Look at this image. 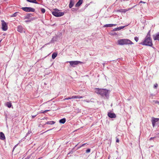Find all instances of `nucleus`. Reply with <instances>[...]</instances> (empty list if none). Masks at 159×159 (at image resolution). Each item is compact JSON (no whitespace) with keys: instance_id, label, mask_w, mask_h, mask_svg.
Here are the masks:
<instances>
[{"instance_id":"1","label":"nucleus","mask_w":159,"mask_h":159,"mask_svg":"<svg viewBox=\"0 0 159 159\" xmlns=\"http://www.w3.org/2000/svg\"><path fill=\"white\" fill-rule=\"evenodd\" d=\"M95 92L98 95H100L104 99H108L109 97V90L104 89L95 88Z\"/></svg>"},{"instance_id":"2","label":"nucleus","mask_w":159,"mask_h":159,"mask_svg":"<svg viewBox=\"0 0 159 159\" xmlns=\"http://www.w3.org/2000/svg\"><path fill=\"white\" fill-rule=\"evenodd\" d=\"M143 45L152 47L153 44L151 38L150 30L149 31L143 41L139 43Z\"/></svg>"},{"instance_id":"3","label":"nucleus","mask_w":159,"mask_h":159,"mask_svg":"<svg viewBox=\"0 0 159 159\" xmlns=\"http://www.w3.org/2000/svg\"><path fill=\"white\" fill-rule=\"evenodd\" d=\"M118 44L120 45L127 44H132L133 43L130 40L127 39H121L118 40Z\"/></svg>"},{"instance_id":"4","label":"nucleus","mask_w":159,"mask_h":159,"mask_svg":"<svg viewBox=\"0 0 159 159\" xmlns=\"http://www.w3.org/2000/svg\"><path fill=\"white\" fill-rule=\"evenodd\" d=\"M52 15L56 17H60L64 15V12H60L58 9H56L55 10L52 12Z\"/></svg>"},{"instance_id":"5","label":"nucleus","mask_w":159,"mask_h":159,"mask_svg":"<svg viewBox=\"0 0 159 159\" xmlns=\"http://www.w3.org/2000/svg\"><path fill=\"white\" fill-rule=\"evenodd\" d=\"M21 9L24 11L27 12H34L35 11L34 8L30 7H22L21 8Z\"/></svg>"},{"instance_id":"6","label":"nucleus","mask_w":159,"mask_h":159,"mask_svg":"<svg viewBox=\"0 0 159 159\" xmlns=\"http://www.w3.org/2000/svg\"><path fill=\"white\" fill-rule=\"evenodd\" d=\"M1 22H2V30L4 31L7 30L8 29L7 23L3 20H2Z\"/></svg>"},{"instance_id":"7","label":"nucleus","mask_w":159,"mask_h":159,"mask_svg":"<svg viewBox=\"0 0 159 159\" xmlns=\"http://www.w3.org/2000/svg\"><path fill=\"white\" fill-rule=\"evenodd\" d=\"M68 62L69 63L70 65L73 67H75V65H77L79 64H81L83 63V62L81 61H71Z\"/></svg>"},{"instance_id":"8","label":"nucleus","mask_w":159,"mask_h":159,"mask_svg":"<svg viewBox=\"0 0 159 159\" xmlns=\"http://www.w3.org/2000/svg\"><path fill=\"white\" fill-rule=\"evenodd\" d=\"M17 31L20 33L25 32V29L21 25H20L17 26Z\"/></svg>"},{"instance_id":"9","label":"nucleus","mask_w":159,"mask_h":159,"mask_svg":"<svg viewBox=\"0 0 159 159\" xmlns=\"http://www.w3.org/2000/svg\"><path fill=\"white\" fill-rule=\"evenodd\" d=\"M159 120V118H155L153 117L152 119V126L154 127L155 125V124Z\"/></svg>"},{"instance_id":"10","label":"nucleus","mask_w":159,"mask_h":159,"mask_svg":"<svg viewBox=\"0 0 159 159\" xmlns=\"http://www.w3.org/2000/svg\"><path fill=\"white\" fill-rule=\"evenodd\" d=\"M108 116L111 118H114L116 117V115L114 113L108 112L107 113Z\"/></svg>"},{"instance_id":"11","label":"nucleus","mask_w":159,"mask_h":159,"mask_svg":"<svg viewBox=\"0 0 159 159\" xmlns=\"http://www.w3.org/2000/svg\"><path fill=\"white\" fill-rule=\"evenodd\" d=\"M153 39L154 40H158L159 41V32L153 36Z\"/></svg>"},{"instance_id":"12","label":"nucleus","mask_w":159,"mask_h":159,"mask_svg":"<svg viewBox=\"0 0 159 159\" xmlns=\"http://www.w3.org/2000/svg\"><path fill=\"white\" fill-rule=\"evenodd\" d=\"M83 2V0H79L77 3L75 4V6L78 7L80 6Z\"/></svg>"},{"instance_id":"13","label":"nucleus","mask_w":159,"mask_h":159,"mask_svg":"<svg viewBox=\"0 0 159 159\" xmlns=\"http://www.w3.org/2000/svg\"><path fill=\"white\" fill-rule=\"evenodd\" d=\"M32 16V14L31 13H28L27 14L26 16L24 17V19H30L31 16Z\"/></svg>"},{"instance_id":"14","label":"nucleus","mask_w":159,"mask_h":159,"mask_svg":"<svg viewBox=\"0 0 159 159\" xmlns=\"http://www.w3.org/2000/svg\"><path fill=\"white\" fill-rule=\"evenodd\" d=\"M5 139V137L4 133L2 132L0 133V139L4 140Z\"/></svg>"},{"instance_id":"15","label":"nucleus","mask_w":159,"mask_h":159,"mask_svg":"<svg viewBox=\"0 0 159 159\" xmlns=\"http://www.w3.org/2000/svg\"><path fill=\"white\" fill-rule=\"evenodd\" d=\"M55 123V122L54 121H48L46 122L44 125H45L46 124L52 125L54 124Z\"/></svg>"},{"instance_id":"16","label":"nucleus","mask_w":159,"mask_h":159,"mask_svg":"<svg viewBox=\"0 0 159 159\" xmlns=\"http://www.w3.org/2000/svg\"><path fill=\"white\" fill-rule=\"evenodd\" d=\"M127 10L125 9H120L119 10H118L116 11L117 12H123L124 13H125Z\"/></svg>"},{"instance_id":"17","label":"nucleus","mask_w":159,"mask_h":159,"mask_svg":"<svg viewBox=\"0 0 159 159\" xmlns=\"http://www.w3.org/2000/svg\"><path fill=\"white\" fill-rule=\"evenodd\" d=\"M58 37V36L57 35L53 37L51 40V42H53L55 41H57Z\"/></svg>"},{"instance_id":"18","label":"nucleus","mask_w":159,"mask_h":159,"mask_svg":"<svg viewBox=\"0 0 159 159\" xmlns=\"http://www.w3.org/2000/svg\"><path fill=\"white\" fill-rule=\"evenodd\" d=\"M66 121V119L63 118L59 120V122L61 124H63L65 123Z\"/></svg>"},{"instance_id":"19","label":"nucleus","mask_w":159,"mask_h":159,"mask_svg":"<svg viewBox=\"0 0 159 159\" xmlns=\"http://www.w3.org/2000/svg\"><path fill=\"white\" fill-rule=\"evenodd\" d=\"M27 2L31 3L39 4L38 2L36 0H26Z\"/></svg>"},{"instance_id":"20","label":"nucleus","mask_w":159,"mask_h":159,"mask_svg":"<svg viewBox=\"0 0 159 159\" xmlns=\"http://www.w3.org/2000/svg\"><path fill=\"white\" fill-rule=\"evenodd\" d=\"M74 5V2H72V0H70V2L69 4V7L70 8H71Z\"/></svg>"},{"instance_id":"21","label":"nucleus","mask_w":159,"mask_h":159,"mask_svg":"<svg viewBox=\"0 0 159 159\" xmlns=\"http://www.w3.org/2000/svg\"><path fill=\"white\" fill-rule=\"evenodd\" d=\"M6 106L9 108H11L12 106L11 102H7L6 103Z\"/></svg>"},{"instance_id":"22","label":"nucleus","mask_w":159,"mask_h":159,"mask_svg":"<svg viewBox=\"0 0 159 159\" xmlns=\"http://www.w3.org/2000/svg\"><path fill=\"white\" fill-rule=\"evenodd\" d=\"M57 53L56 52H53L52 55V58L53 59H54L57 56Z\"/></svg>"},{"instance_id":"23","label":"nucleus","mask_w":159,"mask_h":159,"mask_svg":"<svg viewBox=\"0 0 159 159\" xmlns=\"http://www.w3.org/2000/svg\"><path fill=\"white\" fill-rule=\"evenodd\" d=\"M28 20H25V22L26 23H28V22H30L31 21L33 20L34 19V18H30V19H28Z\"/></svg>"},{"instance_id":"24","label":"nucleus","mask_w":159,"mask_h":159,"mask_svg":"<svg viewBox=\"0 0 159 159\" xmlns=\"http://www.w3.org/2000/svg\"><path fill=\"white\" fill-rule=\"evenodd\" d=\"M18 13V12H17L14 13L13 14H12L11 16V17H16L17 15V14Z\"/></svg>"},{"instance_id":"25","label":"nucleus","mask_w":159,"mask_h":159,"mask_svg":"<svg viewBox=\"0 0 159 159\" xmlns=\"http://www.w3.org/2000/svg\"><path fill=\"white\" fill-rule=\"evenodd\" d=\"M104 27H111V24H106L104 25L103 26Z\"/></svg>"},{"instance_id":"26","label":"nucleus","mask_w":159,"mask_h":159,"mask_svg":"<svg viewBox=\"0 0 159 159\" xmlns=\"http://www.w3.org/2000/svg\"><path fill=\"white\" fill-rule=\"evenodd\" d=\"M40 10L42 13H44L45 12L46 10L44 8H41Z\"/></svg>"},{"instance_id":"27","label":"nucleus","mask_w":159,"mask_h":159,"mask_svg":"<svg viewBox=\"0 0 159 159\" xmlns=\"http://www.w3.org/2000/svg\"><path fill=\"white\" fill-rule=\"evenodd\" d=\"M120 30L119 27L116 28L114 29L112 31V32H114L116 31Z\"/></svg>"},{"instance_id":"28","label":"nucleus","mask_w":159,"mask_h":159,"mask_svg":"<svg viewBox=\"0 0 159 159\" xmlns=\"http://www.w3.org/2000/svg\"><path fill=\"white\" fill-rule=\"evenodd\" d=\"M128 25H125V26H120V27H119V30H121L122 29H124L125 27L126 26H128Z\"/></svg>"},{"instance_id":"29","label":"nucleus","mask_w":159,"mask_h":159,"mask_svg":"<svg viewBox=\"0 0 159 159\" xmlns=\"http://www.w3.org/2000/svg\"><path fill=\"white\" fill-rule=\"evenodd\" d=\"M128 25H125V26H120V27H119V30H121L122 29H124L125 27L126 26H128Z\"/></svg>"},{"instance_id":"30","label":"nucleus","mask_w":159,"mask_h":159,"mask_svg":"<svg viewBox=\"0 0 159 159\" xmlns=\"http://www.w3.org/2000/svg\"><path fill=\"white\" fill-rule=\"evenodd\" d=\"M78 96H73L71 97L72 99H78Z\"/></svg>"},{"instance_id":"31","label":"nucleus","mask_w":159,"mask_h":159,"mask_svg":"<svg viewBox=\"0 0 159 159\" xmlns=\"http://www.w3.org/2000/svg\"><path fill=\"white\" fill-rule=\"evenodd\" d=\"M91 151V149L90 148H88L87 149L86 151V153H89Z\"/></svg>"},{"instance_id":"32","label":"nucleus","mask_w":159,"mask_h":159,"mask_svg":"<svg viewBox=\"0 0 159 159\" xmlns=\"http://www.w3.org/2000/svg\"><path fill=\"white\" fill-rule=\"evenodd\" d=\"M71 10L72 11H77V9L76 8H72Z\"/></svg>"},{"instance_id":"33","label":"nucleus","mask_w":159,"mask_h":159,"mask_svg":"<svg viewBox=\"0 0 159 159\" xmlns=\"http://www.w3.org/2000/svg\"><path fill=\"white\" fill-rule=\"evenodd\" d=\"M153 102H154L155 103L158 104L159 105V101L157 100H153Z\"/></svg>"},{"instance_id":"34","label":"nucleus","mask_w":159,"mask_h":159,"mask_svg":"<svg viewBox=\"0 0 159 159\" xmlns=\"http://www.w3.org/2000/svg\"><path fill=\"white\" fill-rule=\"evenodd\" d=\"M134 39L136 42H137L139 40V38L137 37H135L134 38Z\"/></svg>"},{"instance_id":"35","label":"nucleus","mask_w":159,"mask_h":159,"mask_svg":"<svg viewBox=\"0 0 159 159\" xmlns=\"http://www.w3.org/2000/svg\"><path fill=\"white\" fill-rule=\"evenodd\" d=\"M111 34L113 35H116L117 34L115 32L111 31Z\"/></svg>"},{"instance_id":"36","label":"nucleus","mask_w":159,"mask_h":159,"mask_svg":"<svg viewBox=\"0 0 159 159\" xmlns=\"http://www.w3.org/2000/svg\"><path fill=\"white\" fill-rule=\"evenodd\" d=\"M158 86V84H155L154 85L153 88L154 89H156Z\"/></svg>"},{"instance_id":"37","label":"nucleus","mask_w":159,"mask_h":159,"mask_svg":"<svg viewBox=\"0 0 159 159\" xmlns=\"http://www.w3.org/2000/svg\"><path fill=\"white\" fill-rule=\"evenodd\" d=\"M116 143H119L120 141L119 139L116 137Z\"/></svg>"},{"instance_id":"38","label":"nucleus","mask_w":159,"mask_h":159,"mask_svg":"<svg viewBox=\"0 0 159 159\" xmlns=\"http://www.w3.org/2000/svg\"><path fill=\"white\" fill-rule=\"evenodd\" d=\"M84 102H88V103L89 102H92L91 100H88L87 99L85 100H84Z\"/></svg>"},{"instance_id":"39","label":"nucleus","mask_w":159,"mask_h":159,"mask_svg":"<svg viewBox=\"0 0 159 159\" xmlns=\"http://www.w3.org/2000/svg\"><path fill=\"white\" fill-rule=\"evenodd\" d=\"M72 99V98H71V97H68V98H65V99H64V100H69V99Z\"/></svg>"},{"instance_id":"40","label":"nucleus","mask_w":159,"mask_h":159,"mask_svg":"<svg viewBox=\"0 0 159 159\" xmlns=\"http://www.w3.org/2000/svg\"><path fill=\"white\" fill-rule=\"evenodd\" d=\"M78 99L81 98H83V96H78Z\"/></svg>"},{"instance_id":"41","label":"nucleus","mask_w":159,"mask_h":159,"mask_svg":"<svg viewBox=\"0 0 159 159\" xmlns=\"http://www.w3.org/2000/svg\"><path fill=\"white\" fill-rule=\"evenodd\" d=\"M50 111L49 110H46L44 111H43L42 112L43 113H46L48 111Z\"/></svg>"},{"instance_id":"42","label":"nucleus","mask_w":159,"mask_h":159,"mask_svg":"<svg viewBox=\"0 0 159 159\" xmlns=\"http://www.w3.org/2000/svg\"><path fill=\"white\" fill-rule=\"evenodd\" d=\"M30 131H28V132L26 134V136H25V137L28 135L29 134H30Z\"/></svg>"},{"instance_id":"43","label":"nucleus","mask_w":159,"mask_h":159,"mask_svg":"<svg viewBox=\"0 0 159 159\" xmlns=\"http://www.w3.org/2000/svg\"><path fill=\"white\" fill-rule=\"evenodd\" d=\"M36 116H37V115H34V116H32V118H34Z\"/></svg>"},{"instance_id":"44","label":"nucleus","mask_w":159,"mask_h":159,"mask_svg":"<svg viewBox=\"0 0 159 159\" xmlns=\"http://www.w3.org/2000/svg\"><path fill=\"white\" fill-rule=\"evenodd\" d=\"M117 25L116 24H111V26H115L116 25Z\"/></svg>"},{"instance_id":"45","label":"nucleus","mask_w":159,"mask_h":159,"mask_svg":"<svg viewBox=\"0 0 159 159\" xmlns=\"http://www.w3.org/2000/svg\"><path fill=\"white\" fill-rule=\"evenodd\" d=\"M86 144V143H84L83 144H82V145H81V146H80V147H83L84 146V145Z\"/></svg>"},{"instance_id":"46","label":"nucleus","mask_w":159,"mask_h":159,"mask_svg":"<svg viewBox=\"0 0 159 159\" xmlns=\"http://www.w3.org/2000/svg\"><path fill=\"white\" fill-rule=\"evenodd\" d=\"M154 138H155V137H151V138L149 140H152V139H154Z\"/></svg>"},{"instance_id":"47","label":"nucleus","mask_w":159,"mask_h":159,"mask_svg":"<svg viewBox=\"0 0 159 159\" xmlns=\"http://www.w3.org/2000/svg\"><path fill=\"white\" fill-rule=\"evenodd\" d=\"M139 3H145V2H143V1H141L140 2H139Z\"/></svg>"},{"instance_id":"48","label":"nucleus","mask_w":159,"mask_h":159,"mask_svg":"<svg viewBox=\"0 0 159 159\" xmlns=\"http://www.w3.org/2000/svg\"><path fill=\"white\" fill-rule=\"evenodd\" d=\"M105 64V63L104 62L103 63H102V65L103 66H104Z\"/></svg>"},{"instance_id":"49","label":"nucleus","mask_w":159,"mask_h":159,"mask_svg":"<svg viewBox=\"0 0 159 159\" xmlns=\"http://www.w3.org/2000/svg\"><path fill=\"white\" fill-rule=\"evenodd\" d=\"M81 147H80V146H79V147H78V148H77V149H79V148H81Z\"/></svg>"},{"instance_id":"50","label":"nucleus","mask_w":159,"mask_h":159,"mask_svg":"<svg viewBox=\"0 0 159 159\" xmlns=\"http://www.w3.org/2000/svg\"><path fill=\"white\" fill-rule=\"evenodd\" d=\"M52 129H48V130H47V131H46L45 132H46L47 131H49L50 130H51Z\"/></svg>"},{"instance_id":"51","label":"nucleus","mask_w":159,"mask_h":159,"mask_svg":"<svg viewBox=\"0 0 159 159\" xmlns=\"http://www.w3.org/2000/svg\"><path fill=\"white\" fill-rule=\"evenodd\" d=\"M16 145H15L14 147V148H13V149H14L15 148H16Z\"/></svg>"},{"instance_id":"52","label":"nucleus","mask_w":159,"mask_h":159,"mask_svg":"<svg viewBox=\"0 0 159 159\" xmlns=\"http://www.w3.org/2000/svg\"><path fill=\"white\" fill-rule=\"evenodd\" d=\"M29 158H30L29 157H26L25 158H27V159H29Z\"/></svg>"},{"instance_id":"53","label":"nucleus","mask_w":159,"mask_h":159,"mask_svg":"<svg viewBox=\"0 0 159 159\" xmlns=\"http://www.w3.org/2000/svg\"><path fill=\"white\" fill-rule=\"evenodd\" d=\"M88 6V5L86 4V5L85 6V7H87Z\"/></svg>"},{"instance_id":"54","label":"nucleus","mask_w":159,"mask_h":159,"mask_svg":"<svg viewBox=\"0 0 159 159\" xmlns=\"http://www.w3.org/2000/svg\"><path fill=\"white\" fill-rule=\"evenodd\" d=\"M44 84L45 85H46V84H47L46 83H44Z\"/></svg>"},{"instance_id":"55","label":"nucleus","mask_w":159,"mask_h":159,"mask_svg":"<svg viewBox=\"0 0 159 159\" xmlns=\"http://www.w3.org/2000/svg\"><path fill=\"white\" fill-rule=\"evenodd\" d=\"M41 158V157H40V158H38V159H40Z\"/></svg>"},{"instance_id":"56","label":"nucleus","mask_w":159,"mask_h":159,"mask_svg":"<svg viewBox=\"0 0 159 159\" xmlns=\"http://www.w3.org/2000/svg\"><path fill=\"white\" fill-rule=\"evenodd\" d=\"M77 145V144L75 146V147H76Z\"/></svg>"},{"instance_id":"57","label":"nucleus","mask_w":159,"mask_h":159,"mask_svg":"<svg viewBox=\"0 0 159 159\" xmlns=\"http://www.w3.org/2000/svg\"><path fill=\"white\" fill-rule=\"evenodd\" d=\"M108 159H109V157L108 158Z\"/></svg>"},{"instance_id":"58","label":"nucleus","mask_w":159,"mask_h":159,"mask_svg":"<svg viewBox=\"0 0 159 159\" xmlns=\"http://www.w3.org/2000/svg\"><path fill=\"white\" fill-rule=\"evenodd\" d=\"M39 1H42V0H39Z\"/></svg>"},{"instance_id":"59","label":"nucleus","mask_w":159,"mask_h":159,"mask_svg":"<svg viewBox=\"0 0 159 159\" xmlns=\"http://www.w3.org/2000/svg\"><path fill=\"white\" fill-rule=\"evenodd\" d=\"M25 159H27V158H25Z\"/></svg>"}]
</instances>
